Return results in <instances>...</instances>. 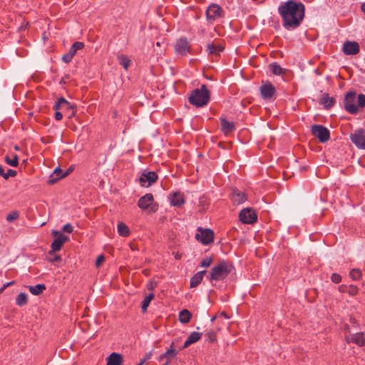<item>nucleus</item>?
Segmentation results:
<instances>
[{"label":"nucleus","instance_id":"59","mask_svg":"<svg viewBox=\"0 0 365 365\" xmlns=\"http://www.w3.org/2000/svg\"><path fill=\"white\" fill-rule=\"evenodd\" d=\"M216 318H217V317H216V316H214L213 317H212L211 321H212V322H214V321L215 320V319H216Z\"/></svg>","mask_w":365,"mask_h":365},{"label":"nucleus","instance_id":"11","mask_svg":"<svg viewBox=\"0 0 365 365\" xmlns=\"http://www.w3.org/2000/svg\"><path fill=\"white\" fill-rule=\"evenodd\" d=\"M52 234L56 238L51 244V251L55 252L61 250L63 245L68 240V237L56 230H53Z\"/></svg>","mask_w":365,"mask_h":365},{"label":"nucleus","instance_id":"24","mask_svg":"<svg viewBox=\"0 0 365 365\" xmlns=\"http://www.w3.org/2000/svg\"><path fill=\"white\" fill-rule=\"evenodd\" d=\"M207 273L206 270L200 271L194 274L190 279V287H197L202 282L204 275Z\"/></svg>","mask_w":365,"mask_h":365},{"label":"nucleus","instance_id":"14","mask_svg":"<svg viewBox=\"0 0 365 365\" xmlns=\"http://www.w3.org/2000/svg\"><path fill=\"white\" fill-rule=\"evenodd\" d=\"M275 93V87L271 83H267L260 86V93L264 99L272 98Z\"/></svg>","mask_w":365,"mask_h":365},{"label":"nucleus","instance_id":"34","mask_svg":"<svg viewBox=\"0 0 365 365\" xmlns=\"http://www.w3.org/2000/svg\"><path fill=\"white\" fill-rule=\"evenodd\" d=\"M352 341L360 346H364L365 344L364 333H356V334L353 335Z\"/></svg>","mask_w":365,"mask_h":365},{"label":"nucleus","instance_id":"32","mask_svg":"<svg viewBox=\"0 0 365 365\" xmlns=\"http://www.w3.org/2000/svg\"><path fill=\"white\" fill-rule=\"evenodd\" d=\"M28 303V295L24 292L19 294L16 298V304L19 307H23Z\"/></svg>","mask_w":365,"mask_h":365},{"label":"nucleus","instance_id":"6","mask_svg":"<svg viewBox=\"0 0 365 365\" xmlns=\"http://www.w3.org/2000/svg\"><path fill=\"white\" fill-rule=\"evenodd\" d=\"M55 110H62L68 118H73L76 113V106L71 105L64 98H60L53 106Z\"/></svg>","mask_w":365,"mask_h":365},{"label":"nucleus","instance_id":"46","mask_svg":"<svg viewBox=\"0 0 365 365\" xmlns=\"http://www.w3.org/2000/svg\"><path fill=\"white\" fill-rule=\"evenodd\" d=\"M63 231L66 232H68V233H71L73 232V227L71 224L68 223V224H66L63 227Z\"/></svg>","mask_w":365,"mask_h":365},{"label":"nucleus","instance_id":"20","mask_svg":"<svg viewBox=\"0 0 365 365\" xmlns=\"http://www.w3.org/2000/svg\"><path fill=\"white\" fill-rule=\"evenodd\" d=\"M233 203L240 205L247 200V195L237 189L233 190L231 195Z\"/></svg>","mask_w":365,"mask_h":365},{"label":"nucleus","instance_id":"28","mask_svg":"<svg viewBox=\"0 0 365 365\" xmlns=\"http://www.w3.org/2000/svg\"><path fill=\"white\" fill-rule=\"evenodd\" d=\"M270 71L276 76H279L285 73V69L282 68L277 63H272L269 65Z\"/></svg>","mask_w":365,"mask_h":365},{"label":"nucleus","instance_id":"53","mask_svg":"<svg viewBox=\"0 0 365 365\" xmlns=\"http://www.w3.org/2000/svg\"><path fill=\"white\" fill-rule=\"evenodd\" d=\"M15 283L14 281H11V282H7L4 284V287H8L12 284H14Z\"/></svg>","mask_w":365,"mask_h":365},{"label":"nucleus","instance_id":"10","mask_svg":"<svg viewBox=\"0 0 365 365\" xmlns=\"http://www.w3.org/2000/svg\"><path fill=\"white\" fill-rule=\"evenodd\" d=\"M239 217L244 224H254L257 220V215L252 208H245L240 212Z\"/></svg>","mask_w":365,"mask_h":365},{"label":"nucleus","instance_id":"51","mask_svg":"<svg viewBox=\"0 0 365 365\" xmlns=\"http://www.w3.org/2000/svg\"><path fill=\"white\" fill-rule=\"evenodd\" d=\"M148 290H153L154 289L153 282H150V283L148 284Z\"/></svg>","mask_w":365,"mask_h":365},{"label":"nucleus","instance_id":"40","mask_svg":"<svg viewBox=\"0 0 365 365\" xmlns=\"http://www.w3.org/2000/svg\"><path fill=\"white\" fill-rule=\"evenodd\" d=\"M358 293V288L355 285H348V294L354 296Z\"/></svg>","mask_w":365,"mask_h":365},{"label":"nucleus","instance_id":"45","mask_svg":"<svg viewBox=\"0 0 365 365\" xmlns=\"http://www.w3.org/2000/svg\"><path fill=\"white\" fill-rule=\"evenodd\" d=\"M73 56H72L71 54H69L68 53L64 54L62 57V61L66 63H68L71 61V60L73 59Z\"/></svg>","mask_w":365,"mask_h":365},{"label":"nucleus","instance_id":"41","mask_svg":"<svg viewBox=\"0 0 365 365\" xmlns=\"http://www.w3.org/2000/svg\"><path fill=\"white\" fill-rule=\"evenodd\" d=\"M331 280L334 283L339 284L341 281V277L337 273H333L331 276Z\"/></svg>","mask_w":365,"mask_h":365},{"label":"nucleus","instance_id":"49","mask_svg":"<svg viewBox=\"0 0 365 365\" xmlns=\"http://www.w3.org/2000/svg\"><path fill=\"white\" fill-rule=\"evenodd\" d=\"M152 356V352H149V353H147L145 356V358L143 359L142 360H145V363L149 360Z\"/></svg>","mask_w":365,"mask_h":365},{"label":"nucleus","instance_id":"7","mask_svg":"<svg viewBox=\"0 0 365 365\" xmlns=\"http://www.w3.org/2000/svg\"><path fill=\"white\" fill-rule=\"evenodd\" d=\"M215 238L214 232L210 229L197 228V232L195 234V239L204 245H207L213 242Z\"/></svg>","mask_w":365,"mask_h":365},{"label":"nucleus","instance_id":"15","mask_svg":"<svg viewBox=\"0 0 365 365\" xmlns=\"http://www.w3.org/2000/svg\"><path fill=\"white\" fill-rule=\"evenodd\" d=\"M175 50L177 53L185 56L190 52V45L187 40L185 38L178 40L175 46Z\"/></svg>","mask_w":365,"mask_h":365},{"label":"nucleus","instance_id":"38","mask_svg":"<svg viewBox=\"0 0 365 365\" xmlns=\"http://www.w3.org/2000/svg\"><path fill=\"white\" fill-rule=\"evenodd\" d=\"M351 278L354 280L359 279L361 277V272L359 269H353L349 274Z\"/></svg>","mask_w":365,"mask_h":365},{"label":"nucleus","instance_id":"44","mask_svg":"<svg viewBox=\"0 0 365 365\" xmlns=\"http://www.w3.org/2000/svg\"><path fill=\"white\" fill-rule=\"evenodd\" d=\"M71 47L77 51L84 47V43L83 42L76 41L71 46Z\"/></svg>","mask_w":365,"mask_h":365},{"label":"nucleus","instance_id":"27","mask_svg":"<svg viewBox=\"0 0 365 365\" xmlns=\"http://www.w3.org/2000/svg\"><path fill=\"white\" fill-rule=\"evenodd\" d=\"M29 289L32 294L37 296L45 291L46 289V287L43 284H38L35 286H29Z\"/></svg>","mask_w":365,"mask_h":365},{"label":"nucleus","instance_id":"58","mask_svg":"<svg viewBox=\"0 0 365 365\" xmlns=\"http://www.w3.org/2000/svg\"><path fill=\"white\" fill-rule=\"evenodd\" d=\"M362 160H362L361 158H360V159L359 160V163H360V164L361 165V166H362V167H364V165L362 164Z\"/></svg>","mask_w":365,"mask_h":365},{"label":"nucleus","instance_id":"60","mask_svg":"<svg viewBox=\"0 0 365 365\" xmlns=\"http://www.w3.org/2000/svg\"><path fill=\"white\" fill-rule=\"evenodd\" d=\"M222 314L226 317V318H228L227 315L226 314L225 312H223Z\"/></svg>","mask_w":365,"mask_h":365},{"label":"nucleus","instance_id":"39","mask_svg":"<svg viewBox=\"0 0 365 365\" xmlns=\"http://www.w3.org/2000/svg\"><path fill=\"white\" fill-rule=\"evenodd\" d=\"M212 261H213V259L212 257H205L202 259V261L200 262V267H209L211 265Z\"/></svg>","mask_w":365,"mask_h":365},{"label":"nucleus","instance_id":"5","mask_svg":"<svg viewBox=\"0 0 365 365\" xmlns=\"http://www.w3.org/2000/svg\"><path fill=\"white\" fill-rule=\"evenodd\" d=\"M205 14L207 23L213 24L225 16V11L218 4H212L206 9Z\"/></svg>","mask_w":365,"mask_h":365},{"label":"nucleus","instance_id":"8","mask_svg":"<svg viewBox=\"0 0 365 365\" xmlns=\"http://www.w3.org/2000/svg\"><path fill=\"white\" fill-rule=\"evenodd\" d=\"M311 132L321 143H326L330 138L329 130L322 125H313L311 128Z\"/></svg>","mask_w":365,"mask_h":365},{"label":"nucleus","instance_id":"29","mask_svg":"<svg viewBox=\"0 0 365 365\" xmlns=\"http://www.w3.org/2000/svg\"><path fill=\"white\" fill-rule=\"evenodd\" d=\"M117 228L118 234L122 237H128L130 234L129 227L124 222H118Z\"/></svg>","mask_w":365,"mask_h":365},{"label":"nucleus","instance_id":"48","mask_svg":"<svg viewBox=\"0 0 365 365\" xmlns=\"http://www.w3.org/2000/svg\"><path fill=\"white\" fill-rule=\"evenodd\" d=\"M339 291L342 293H348V285H340L339 287Z\"/></svg>","mask_w":365,"mask_h":365},{"label":"nucleus","instance_id":"36","mask_svg":"<svg viewBox=\"0 0 365 365\" xmlns=\"http://www.w3.org/2000/svg\"><path fill=\"white\" fill-rule=\"evenodd\" d=\"M206 341L210 343H214L217 341L216 333L213 331H209L205 334Z\"/></svg>","mask_w":365,"mask_h":365},{"label":"nucleus","instance_id":"13","mask_svg":"<svg viewBox=\"0 0 365 365\" xmlns=\"http://www.w3.org/2000/svg\"><path fill=\"white\" fill-rule=\"evenodd\" d=\"M158 180V175L153 171L143 172L139 179L140 185L143 187H148Z\"/></svg>","mask_w":365,"mask_h":365},{"label":"nucleus","instance_id":"43","mask_svg":"<svg viewBox=\"0 0 365 365\" xmlns=\"http://www.w3.org/2000/svg\"><path fill=\"white\" fill-rule=\"evenodd\" d=\"M105 259L106 258L103 255H99L96 261V267H100L102 265V264L105 262Z\"/></svg>","mask_w":365,"mask_h":365},{"label":"nucleus","instance_id":"26","mask_svg":"<svg viewBox=\"0 0 365 365\" xmlns=\"http://www.w3.org/2000/svg\"><path fill=\"white\" fill-rule=\"evenodd\" d=\"M320 103L323 105L325 108L329 109L334 106L335 99L333 97H329L328 93H323L320 98Z\"/></svg>","mask_w":365,"mask_h":365},{"label":"nucleus","instance_id":"31","mask_svg":"<svg viewBox=\"0 0 365 365\" xmlns=\"http://www.w3.org/2000/svg\"><path fill=\"white\" fill-rule=\"evenodd\" d=\"M118 63L120 66H122L125 70H128L131 64L130 59L126 56L125 55H120L118 57Z\"/></svg>","mask_w":365,"mask_h":365},{"label":"nucleus","instance_id":"30","mask_svg":"<svg viewBox=\"0 0 365 365\" xmlns=\"http://www.w3.org/2000/svg\"><path fill=\"white\" fill-rule=\"evenodd\" d=\"M192 317V314L187 309L182 310L179 314V320L181 323H188Z\"/></svg>","mask_w":365,"mask_h":365},{"label":"nucleus","instance_id":"42","mask_svg":"<svg viewBox=\"0 0 365 365\" xmlns=\"http://www.w3.org/2000/svg\"><path fill=\"white\" fill-rule=\"evenodd\" d=\"M17 173L16 170H14L12 169H9L7 172L6 173L5 175H4V178L6 180H8L9 177H15Z\"/></svg>","mask_w":365,"mask_h":365},{"label":"nucleus","instance_id":"25","mask_svg":"<svg viewBox=\"0 0 365 365\" xmlns=\"http://www.w3.org/2000/svg\"><path fill=\"white\" fill-rule=\"evenodd\" d=\"M123 363V356L121 354L113 352L107 359L106 365H121Z\"/></svg>","mask_w":365,"mask_h":365},{"label":"nucleus","instance_id":"12","mask_svg":"<svg viewBox=\"0 0 365 365\" xmlns=\"http://www.w3.org/2000/svg\"><path fill=\"white\" fill-rule=\"evenodd\" d=\"M178 353H179V351H178L175 349L174 342H172L170 347L167 349V351L164 354H161L158 357V360L159 361H162L165 359V361L163 364L170 365L171 361L178 354Z\"/></svg>","mask_w":365,"mask_h":365},{"label":"nucleus","instance_id":"4","mask_svg":"<svg viewBox=\"0 0 365 365\" xmlns=\"http://www.w3.org/2000/svg\"><path fill=\"white\" fill-rule=\"evenodd\" d=\"M210 98V93L206 85L202 84L200 88L192 91L189 96V103L197 108L206 106Z\"/></svg>","mask_w":365,"mask_h":365},{"label":"nucleus","instance_id":"62","mask_svg":"<svg viewBox=\"0 0 365 365\" xmlns=\"http://www.w3.org/2000/svg\"><path fill=\"white\" fill-rule=\"evenodd\" d=\"M15 149H16V150H18V149H19L18 146H16V147H15Z\"/></svg>","mask_w":365,"mask_h":365},{"label":"nucleus","instance_id":"37","mask_svg":"<svg viewBox=\"0 0 365 365\" xmlns=\"http://www.w3.org/2000/svg\"><path fill=\"white\" fill-rule=\"evenodd\" d=\"M19 217V212L16 210L13 211L7 215L6 220L9 222L17 220Z\"/></svg>","mask_w":365,"mask_h":365},{"label":"nucleus","instance_id":"21","mask_svg":"<svg viewBox=\"0 0 365 365\" xmlns=\"http://www.w3.org/2000/svg\"><path fill=\"white\" fill-rule=\"evenodd\" d=\"M68 174V172H66L63 174V170L61 168H56L53 171V173L51 175L49 180H48V184L53 185L55 182H56L60 179L66 177Z\"/></svg>","mask_w":365,"mask_h":365},{"label":"nucleus","instance_id":"18","mask_svg":"<svg viewBox=\"0 0 365 365\" xmlns=\"http://www.w3.org/2000/svg\"><path fill=\"white\" fill-rule=\"evenodd\" d=\"M153 202V195L151 193H148L139 199L138 206L142 210H146L151 207Z\"/></svg>","mask_w":365,"mask_h":365},{"label":"nucleus","instance_id":"33","mask_svg":"<svg viewBox=\"0 0 365 365\" xmlns=\"http://www.w3.org/2000/svg\"><path fill=\"white\" fill-rule=\"evenodd\" d=\"M155 294L153 293L149 294L148 296L145 297V298L142 302L141 309L143 312H145L147 311L148 307H149V304L150 302L154 299Z\"/></svg>","mask_w":365,"mask_h":365},{"label":"nucleus","instance_id":"52","mask_svg":"<svg viewBox=\"0 0 365 365\" xmlns=\"http://www.w3.org/2000/svg\"><path fill=\"white\" fill-rule=\"evenodd\" d=\"M6 173L4 172V168L2 165H0V175L4 178V175H5Z\"/></svg>","mask_w":365,"mask_h":365},{"label":"nucleus","instance_id":"55","mask_svg":"<svg viewBox=\"0 0 365 365\" xmlns=\"http://www.w3.org/2000/svg\"><path fill=\"white\" fill-rule=\"evenodd\" d=\"M60 260H61L60 256H56L55 259H53V261H56V262H59Z\"/></svg>","mask_w":365,"mask_h":365},{"label":"nucleus","instance_id":"35","mask_svg":"<svg viewBox=\"0 0 365 365\" xmlns=\"http://www.w3.org/2000/svg\"><path fill=\"white\" fill-rule=\"evenodd\" d=\"M6 163L13 167H17L19 165V157L17 155L14 154L13 155V158L11 159L9 155L5 156Z\"/></svg>","mask_w":365,"mask_h":365},{"label":"nucleus","instance_id":"61","mask_svg":"<svg viewBox=\"0 0 365 365\" xmlns=\"http://www.w3.org/2000/svg\"><path fill=\"white\" fill-rule=\"evenodd\" d=\"M179 257V255H176L175 258L178 259Z\"/></svg>","mask_w":365,"mask_h":365},{"label":"nucleus","instance_id":"3","mask_svg":"<svg viewBox=\"0 0 365 365\" xmlns=\"http://www.w3.org/2000/svg\"><path fill=\"white\" fill-rule=\"evenodd\" d=\"M233 266L225 260H221L215 264L207 276V279L212 283L213 281L217 282L225 279L232 272Z\"/></svg>","mask_w":365,"mask_h":365},{"label":"nucleus","instance_id":"47","mask_svg":"<svg viewBox=\"0 0 365 365\" xmlns=\"http://www.w3.org/2000/svg\"><path fill=\"white\" fill-rule=\"evenodd\" d=\"M54 117L56 120H61L63 118V114L60 110H56Z\"/></svg>","mask_w":365,"mask_h":365},{"label":"nucleus","instance_id":"1","mask_svg":"<svg viewBox=\"0 0 365 365\" xmlns=\"http://www.w3.org/2000/svg\"><path fill=\"white\" fill-rule=\"evenodd\" d=\"M278 13L282 19V26L287 30L298 28L305 16V6L299 1L288 0L278 7Z\"/></svg>","mask_w":365,"mask_h":365},{"label":"nucleus","instance_id":"57","mask_svg":"<svg viewBox=\"0 0 365 365\" xmlns=\"http://www.w3.org/2000/svg\"><path fill=\"white\" fill-rule=\"evenodd\" d=\"M145 364V360H140V363L138 365H143Z\"/></svg>","mask_w":365,"mask_h":365},{"label":"nucleus","instance_id":"22","mask_svg":"<svg viewBox=\"0 0 365 365\" xmlns=\"http://www.w3.org/2000/svg\"><path fill=\"white\" fill-rule=\"evenodd\" d=\"M201 336H202V333L197 332V331L192 332L189 335V336L187 337L186 341H185V343L182 346V349H186L188 346H190L191 344L198 341L200 339Z\"/></svg>","mask_w":365,"mask_h":365},{"label":"nucleus","instance_id":"19","mask_svg":"<svg viewBox=\"0 0 365 365\" xmlns=\"http://www.w3.org/2000/svg\"><path fill=\"white\" fill-rule=\"evenodd\" d=\"M224 50V46L218 43L212 42L207 45V52L209 55L217 56Z\"/></svg>","mask_w":365,"mask_h":365},{"label":"nucleus","instance_id":"56","mask_svg":"<svg viewBox=\"0 0 365 365\" xmlns=\"http://www.w3.org/2000/svg\"><path fill=\"white\" fill-rule=\"evenodd\" d=\"M6 287H4V285L0 289V293H2Z\"/></svg>","mask_w":365,"mask_h":365},{"label":"nucleus","instance_id":"23","mask_svg":"<svg viewBox=\"0 0 365 365\" xmlns=\"http://www.w3.org/2000/svg\"><path fill=\"white\" fill-rule=\"evenodd\" d=\"M221 130L225 134H229L232 133L235 129V123L227 120L225 118L220 119Z\"/></svg>","mask_w":365,"mask_h":365},{"label":"nucleus","instance_id":"54","mask_svg":"<svg viewBox=\"0 0 365 365\" xmlns=\"http://www.w3.org/2000/svg\"><path fill=\"white\" fill-rule=\"evenodd\" d=\"M361 9L364 13H365V3L361 4Z\"/></svg>","mask_w":365,"mask_h":365},{"label":"nucleus","instance_id":"50","mask_svg":"<svg viewBox=\"0 0 365 365\" xmlns=\"http://www.w3.org/2000/svg\"><path fill=\"white\" fill-rule=\"evenodd\" d=\"M76 52L77 51H76V50L73 48L71 47L68 53L71 54L72 56H74Z\"/></svg>","mask_w":365,"mask_h":365},{"label":"nucleus","instance_id":"17","mask_svg":"<svg viewBox=\"0 0 365 365\" xmlns=\"http://www.w3.org/2000/svg\"><path fill=\"white\" fill-rule=\"evenodd\" d=\"M169 199L173 206L180 207L185 202L184 194L180 192H174L170 194Z\"/></svg>","mask_w":365,"mask_h":365},{"label":"nucleus","instance_id":"16","mask_svg":"<svg viewBox=\"0 0 365 365\" xmlns=\"http://www.w3.org/2000/svg\"><path fill=\"white\" fill-rule=\"evenodd\" d=\"M343 52L346 55H355L359 52V45L355 41H346L342 48Z\"/></svg>","mask_w":365,"mask_h":365},{"label":"nucleus","instance_id":"9","mask_svg":"<svg viewBox=\"0 0 365 365\" xmlns=\"http://www.w3.org/2000/svg\"><path fill=\"white\" fill-rule=\"evenodd\" d=\"M351 141L359 148L365 149V130L358 128L350 135Z\"/></svg>","mask_w":365,"mask_h":365},{"label":"nucleus","instance_id":"63","mask_svg":"<svg viewBox=\"0 0 365 365\" xmlns=\"http://www.w3.org/2000/svg\"><path fill=\"white\" fill-rule=\"evenodd\" d=\"M163 365H167V364H163Z\"/></svg>","mask_w":365,"mask_h":365},{"label":"nucleus","instance_id":"2","mask_svg":"<svg viewBox=\"0 0 365 365\" xmlns=\"http://www.w3.org/2000/svg\"><path fill=\"white\" fill-rule=\"evenodd\" d=\"M344 109L351 114H356L359 108L365 106V95L359 94L356 96L355 91L346 93L344 99Z\"/></svg>","mask_w":365,"mask_h":365}]
</instances>
